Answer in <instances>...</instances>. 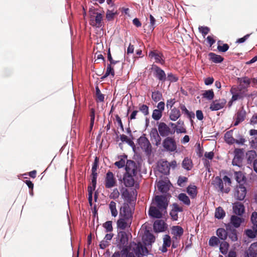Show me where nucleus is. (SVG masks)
Listing matches in <instances>:
<instances>
[{"instance_id": "1a4fd4ad", "label": "nucleus", "mask_w": 257, "mask_h": 257, "mask_svg": "<svg viewBox=\"0 0 257 257\" xmlns=\"http://www.w3.org/2000/svg\"><path fill=\"white\" fill-rule=\"evenodd\" d=\"M158 132L161 136L167 137L170 135L174 134L175 130H171L165 122H161L158 125Z\"/></svg>"}, {"instance_id": "58836bf2", "label": "nucleus", "mask_w": 257, "mask_h": 257, "mask_svg": "<svg viewBox=\"0 0 257 257\" xmlns=\"http://www.w3.org/2000/svg\"><path fill=\"white\" fill-rule=\"evenodd\" d=\"M234 157L233 161L237 160V161H240L242 159L243 156V149H235L234 151Z\"/></svg>"}, {"instance_id": "9d476101", "label": "nucleus", "mask_w": 257, "mask_h": 257, "mask_svg": "<svg viewBox=\"0 0 257 257\" xmlns=\"http://www.w3.org/2000/svg\"><path fill=\"white\" fill-rule=\"evenodd\" d=\"M246 194V189L242 184L237 186L234 189V197L238 200H243Z\"/></svg>"}, {"instance_id": "4c0bfd02", "label": "nucleus", "mask_w": 257, "mask_h": 257, "mask_svg": "<svg viewBox=\"0 0 257 257\" xmlns=\"http://www.w3.org/2000/svg\"><path fill=\"white\" fill-rule=\"evenodd\" d=\"M187 192L192 198H194L197 195V187L195 186H189Z\"/></svg>"}, {"instance_id": "0e129e2a", "label": "nucleus", "mask_w": 257, "mask_h": 257, "mask_svg": "<svg viewBox=\"0 0 257 257\" xmlns=\"http://www.w3.org/2000/svg\"><path fill=\"white\" fill-rule=\"evenodd\" d=\"M245 142V139L240 135L237 137V139H235L234 143L238 145H243Z\"/></svg>"}, {"instance_id": "774afa93", "label": "nucleus", "mask_w": 257, "mask_h": 257, "mask_svg": "<svg viewBox=\"0 0 257 257\" xmlns=\"http://www.w3.org/2000/svg\"><path fill=\"white\" fill-rule=\"evenodd\" d=\"M172 209L177 212H182L183 208L182 207L180 206L177 203H174L172 204Z\"/></svg>"}, {"instance_id": "c9c22d12", "label": "nucleus", "mask_w": 257, "mask_h": 257, "mask_svg": "<svg viewBox=\"0 0 257 257\" xmlns=\"http://www.w3.org/2000/svg\"><path fill=\"white\" fill-rule=\"evenodd\" d=\"M202 97L208 100H211L214 98V93L212 89L204 91L202 94Z\"/></svg>"}, {"instance_id": "4be33fe9", "label": "nucleus", "mask_w": 257, "mask_h": 257, "mask_svg": "<svg viewBox=\"0 0 257 257\" xmlns=\"http://www.w3.org/2000/svg\"><path fill=\"white\" fill-rule=\"evenodd\" d=\"M226 103V101L223 99L221 101L215 100L210 105V109L212 111H216L223 108Z\"/></svg>"}, {"instance_id": "473e14b6", "label": "nucleus", "mask_w": 257, "mask_h": 257, "mask_svg": "<svg viewBox=\"0 0 257 257\" xmlns=\"http://www.w3.org/2000/svg\"><path fill=\"white\" fill-rule=\"evenodd\" d=\"M118 235L120 243L123 245H126L128 242V236L126 233L123 231H119Z\"/></svg>"}, {"instance_id": "6e6d98bb", "label": "nucleus", "mask_w": 257, "mask_h": 257, "mask_svg": "<svg viewBox=\"0 0 257 257\" xmlns=\"http://www.w3.org/2000/svg\"><path fill=\"white\" fill-rule=\"evenodd\" d=\"M245 235L250 238H254L256 237L255 232L252 229H247L245 230Z\"/></svg>"}, {"instance_id": "412c9836", "label": "nucleus", "mask_w": 257, "mask_h": 257, "mask_svg": "<svg viewBox=\"0 0 257 257\" xmlns=\"http://www.w3.org/2000/svg\"><path fill=\"white\" fill-rule=\"evenodd\" d=\"M170 166L168 162H158V170L164 174L166 175L169 173Z\"/></svg>"}, {"instance_id": "ea45409f", "label": "nucleus", "mask_w": 257, "mask_h": 257, "mask_svg": "<svg viewBox=\"0 0 257 257\" xmlns=\"http://www.w3.org/2000/svg\"><path fill=\"white\" fill-rule=\"evenodd\" d=\"M229 247V244L228 242H227L226 241H224L221 242L220 244V247H219L220 252L223 254H224V255L227 254L228 250Z\"/></svg>"}, {"instance_id": "a878e982", "label": "nucleus", "mask_w": 257, "mask_h": 257, "mask_svg": "<svg viewBox=\"0 0 257 257\" xmlns=\"http://www.w3.org/2000/svg\"><path fill=\"white\" fill-rule=\"evenodd\" d=\"M181 115L180 110L176 107H174L170 109L169 118L171 120L176 121L181 116Z\"/></svg>"}, {"instance_id": "f03ea898", "label": "nucleus", "mask_w": 257, "mask_h": 257, "mask_svg": "<svg viewBox=\"0 0 257 257\" xmlns=\"http://www.w3.org/2000/svg\"><path fill=\"white\" fill-rule=\"evenodd\" d=\"M89 12L90 25L93 27H101L103 25L102 15L93 8L90 9Z\"/></svg>"}, {"instance_id": "72a5a7b5", "label": "nucleus", "mask_w": 257, "mask_h": 257, "mask_svg": "<svg viewBox=\"0 0 257 257\" xmlns=\"http://www.w3.org/2000/svg\"><path fill=\"white\" fill-rule=\"evenodd\" d=\"M216 234L219 238L224 240L227 237V230L226 229L219 228L216 231Z\"/></svg>"}, {"instance_id": "864d4df0", "label": "nucleus", "mask_w": 257, "mask_h": 257, "mask_svg": "<svg viewBox=\"0 0 257 257\" xmlns=\"http://www.w3.org/2000/svg\"><path fill=\"white\" fill-rule=\"evenodd\" d=\"M180 108L183 112L185 113L189 118H191L192 116L194 117V113L191 112H190L186 108L185 105L183 104H180Z\"/></svg>"}, {"instance_id": "a211bd4d", "label": "nucleus", "mask_w": 257, "mask_h": 257, "mask_svg": "<svg viewBox=\"0 0 257 257\" xmlns=\"http://www.w3.org/2000/svg\"><path fill=\"white\" fill-rule=\"evenodd\" d=\"M212 184L216 189H218L221 192L228 193L229 190L228 188L224 189L223 181L219 177H216L214 178L212 181Z\"/></svg>"}, {"instance_id": "20e7f679", "label": "nucleus", "mask_w": 257, "mask_h": 257, "mask_svg": "<svg viewBox=\"0 0 257 257\" xmlns=\"http://www.w3.org/2000/svg\"><path fill=\"white\" fill-rule=\"evenodd\" d=\"M167 198L164 195H157L155 197L152 204L156 206L161 210H163L164 212L166 211V209L168 206Z\"/></svg>"}, {"instance_id": "37998d69", "label": "nucleus", "mask_w": 257, "mask_h": 257, "mask_svg": "<svg viewBox=\"0 0 257 257\" xmlns=\"http://www.w3.org/2000/svg\"><path fill=\"white\" fill-rule=\"evenodd\" d=\"M96 93H95V100L96 102H103L104 99V95L101 93L100 89L98 86L95 88Z\"/></svg>"}, {"instance_id": "f257e3e1", "label": "nucleus", "mask_w": 257, "mask_h": 257, "mask_svg": "<svg viewBox=\"0 0 257 257\" xmlns=\"http://www.w3.org/2000/svg\"><path fill=\"white\" fill-rule=\"evenodd\" d=\"M139 162H126L125 166L126 173L123 176V183L127 187L134 185L135 180L133 176H136L139 171Z\"/></svg>"}, {"instance_id": "39448f33", "label": "nucleus", "mask_w": 257, "mask_h": 257, "mask_svg": "<svg viewBox=\"0 0 257 257\" xmlns=\"http://www.w3.org/2000/svg\"><path fill=\"white\" fill-rule=\"evenodd\" d=\"M247 89L239 88L237 87H232L230 92L232 94V100L242 99L245 97H249V95L246 93Z\"/></svg>"}, {"instance_id": "49530a36", "label": "nucleus", "mask_w": 257, "mask_h": 257, "mask_svg": "<svg viewBox=\"0 0 257 257\" xmlns=\"http://www.w3.org/2000/svg\"><path fill=\"white\" fill-rule=\"evenodd\" d=\"M139 110L142 112L145 116H147L149 114V107L144 104H139L138 106Z\"/></svg>"}, {"instance_id": "2eb2a0df", "label": "nucleus", "mask_w": 257, "mask_h": 257, "mask_svg": "<svg viewBox=\"0 0 257 257\" xmlns=\"http://www.w3.org/2000/svg\"><path fill=\"white\" fill-rule=\"evenodd\" d=\"M246 111L242 106L237 112L235 115V121L234 123V126H236L240 122H242L246 117Z\"/></svg>"}, {"instance_id": "5fc2aeb1", "label": "nucleus", "mask_w": 257, "mask_h": 257, "mask_svg": "<svg viewBox=\"0 0 257 257\" xmlns=\"http://www.w3.org/2000/svg\"><path fill=\"white\" fill-rule=\"evenodd\" d=\"M112 223L111 221H107L103 224L102 226L105 229L106 232H111L113 230Z\"/></svg>"}, {"instance_id": "603ef678", "label": "nucleus", "mask_w": 257, "mask_h": 257, "mask_svg": "<svg viewBox=\"0 0 257 257\" xmlns=\"http://www.w3.org/2000/svg\"><path fill=\"white\" fill-rule=\"evenodd\" d=\"M96 187L93 186H89L88 187V202L89 205L91 206L92 205V194L93 191L95 189Z\"/></svg>"}, {"instance_id": "4d7b16f0", "label": "nucleus", "mask_w": 257, "mask_h": 257, "mask_svg": "<svg viewBox=\"0 0 257 257\" xmlns=\"http://www.w3.org/2000/svg\"><path fill=\"white\" fill-rule=\"evenodd\" d=\"M122 197L125 200H131V195L127 189H125L121 192Z\"/></svg>"}, {"instance_id": "9b49d317", "label": "nucleus", "mask_w": 257, "mask_h": 257, "mask_svg": "<svg viewBox=\"0 0 257 257\" xmlns=\"http://www.w3.org/2000/svg\"><path fill=\"white\" fill-rule=\"evenodd\" d=\"M149 56L155 59V62L157 63L164 65L165 63V57L163 53L158 50H153L150 52Z\"/></svg>"}, {"instance_id": "a18cd8bd", "label": "nucleus", "mask_w": 257, "mask_h": 257, "mask_svg": "<svg viewBox=\"0 0 257 257\" xmlns=\"http://www.w3.org/2000/svg\"><path fill=\"white\" fill-rule=\"evenodd\" d=\"M249 135L250 136L256 135V138L255 141H250V146L254 149H257V130L254 129H251L249 131Z\"/></svg>"}, {"instance_id": "c85d7f7f", "label": "nucleus", "mask_w": 257, "mask_h": 257, "mask_svg": "<svg viewBox=\"0 0 257 257\" xmlns=\"http://www.w3.org/2000/svg\"><path fill=\"white\" fill-rule=\"evenodd\" d=\"M157 187L159 190L162 193H167L169 190L168 183L163 180H160L158 182Z\"/></svg>"}, {"instance_id": "0eeeda50", "label": "nucleus", "mask_w": 257, "mask_h": 257, "mask_svg": "<svg viewBox=\"0 0 257 257\" xmlns=\"http://www.w3.org/2000/svg\"><path fill=\"white\" fill-rule=\"evenodd\" d=\"M133 213L131 208L127 203H124L119 209V217L132 219Z\"/></svg>"}, {"instance_id": "ddd939ff", "label": "nucleus", "mask_w": 257, "mask_h": 257, "mask_svg": "<svg viewBox=\"0 0 257 257\" xmlns=\"http://www.w3.org/2000/svg\"><path fill=\"white\" fill-rule=\"evenodd\" d=\"M116 185V180L113 174L108 171L106 175L105 179V186L106 188H111Z\"/></svg>"}, {"instance_id": "f8f14e48", "label": "nucleus", "mask_w": 257, "mask_h": 257, "mask_svg": "<svg viewBox=\"0 0 257 257\" xmlns=\"http://www.w3.org/2000/svg\"><path fill=\"white\" fill-rule=\"evenodd\" d=\"M165 102L161 101L158 103L157 109H155L152 113V118L155 120H158L162 116L163 111L165 109Z\"/></svg>"}, {"instance_id": "b1692460", "label": "nucleus", "mask_w": 257, "mask_h": 257, "mask_svg": "<svg viewBox=\"0 0 257 257\" xmlns=\"http://www.w3.org/2000/svg\"><path fill=\"white\" fill-rule=\"evenodd\" d=\"M98 162H94L93 164L92 165V185L93 186V187H96V180L97 177V173L96 172L97 169L98 167Z\"/></svg>"}, {"instance_id": "680f3d73", "label": "nucleus", "mask_w": 257, "mask_h": 257, "mask_svg": "<svg viewBox=\"0 0 257 257\" xmlns=\"http://www.w3.org/2000/svg\"><path fill=\"white\" fill-rule=\"evenodd\" d=\"M199 31L205 37L209 32L210 29L207 27L200 26L199 27Z\"/></svg>"}, {"instance_id": "13d9d810", "label": "nucleus", "mask_w": 257, "mask_h": 257, "mask_svg": "<svg viewBox=\"0 0 257 257\" xmlns=\"http://www.w3.org/2000/svg\"><path fill=\"white\" fill-rule=\"evenodd\" d=\"M219 242L218 238L216 236H212L209 240V245L210 246H214L218 245Z\"/></svg>"}, {"instance_id": "de8ad7c7", "label": "nucleus", "mask_w": 257, "mask_h": 257, "mask_svg": "<svg viewBox=\"0 0 257 257\" xmlns=\"http://www.w3.org/2000/svg\"><path fill=\"white\" fill-rule=\"evenodd\" d=\"M247 161H257L255 159L256 157V152L254 150L248 151L246 153Z\"/></svg>"}, {"instance_id": "c03bdc74", "label": "nucleus", "mask_w": 257, "mask_h": 257, "mask_svg": "<svg viewBox=\"0 0 257 257\" xmlns=\"http://www.w3.org/2000/svg\"><path fill=\"white\" fill-rule=\"evenodd\" d=\"M116 205V203L113 201H111L109 204V208L110 210L111 215L113 217H116L118 214Z\"/></svg>"}, {"instance_id": "338daca9", "label": "nucleus", "mask_w": 257, "mask_h": 257, "mask_svg": "<svg viewBox=\"0 0 257 257\" xmlns=\"http://www.w3.org/2000/svg\"><path fill=\"white\" fill-rule=\"evenodd\" d=\"M182 167L187 170H190L193 167L192 162H182Z\"/></svg>"}, {"instance_id": "aec40b11", "label": "nucleus", "mask_w": 257, "mask_h": 257, "mask_svg": "<svg viewBox=\"0 0 257 257\" xmlns=\"http://www.w3.org/2000/svg\"><path fill=\"white\" fill-rule=\"evenodd\" d=\"M244 221V218L236 215H232L230 217V224L234 228H238Z\"/></svg>"}, {"instance_id": "e2e57ef3", "label": "nucleus", "mask_w": 257, "mask_h": 257, "mask_svg": "<svg viewBox=\"0 0 257 257\" xmlns=\"http://www.w3.org/2000/svg\"><path fill=\"white\" fill-rule=\"evenodd\" d=\"M119 192L117 189L115 188L113 190L112 192L109 195L110 199H116L119 197Z\"/></svg>"}, {"instance_id": "09e8293b", "label": "nucleus", "mask_w": 257, "mask_h": 257, "mask_svg": "<svg viewBox=\"0 0 257 257\" xmlns=\"http://www.w3.org/2000/svg\"><path fill=\"white\" fill-rule=\"evenodd\" d=\"M152 98L156 102H158L162 98V94L159 91H155L152 92Z\"/></svg>"}, {"instance_id": "052dcab7", "label": "nucleus", "mask_w": 257, "mask_h": 257, "mask_svg": "<svg viewBox=\"0 0 257 257\" xmlns=\"http://www.w3.org/2000/svg\"><path fill=\"white\" fill-rule=\"evenodd\" d=\"M145 240L148 241L149 243H152L155 241V238L152 233L148 232L146 235Z\"/></svg>"}, {"instance_id": "6ab92c4d", "label": "nucleus", "mask_w": 257, "mask_h": 257, "mask_svg": "<svg viewBox=\"0 0 257 257\" xmlns=\"http://www.w3.org/2000/svg\"><path fill=\"white\" fill-rule=\"evenodd\" d=\"M156 128H152L150 132L151 139L154 141L155 144L157 147L161 144V138Z\"/></svg>"}, {"instance_id": "7ed1b4c3", "label": "nucleus", "mask_w": 257, "mask_h": 257, "mask_svg": "<svg viewBox=\"0 0 257 257\" xmlns=\"http://www.w3.org/2000/svg\"><path fill=\"white\" fill-rule=\"evenodd\" d=\"M138 144L145 154L150 157L152 153V147L149 140L144 135L138 139Z\"/></svg>"}, {"instance_id": "423d86ee", "label": "nucleus", "mask_w": 257, "mask_h": 257, "mask_svg": "<svg viewBox=\"0 0 257 257\" xmlns=\"http://www.w3.org/2000/svg\"><path fill=\"white\" fill-rule=\"evenodd\" d=\"M163 146L169 152H174L177 149V145L174 138L167 137L163 142Z\"/></svg>"}, {"instance_id": "f704fd0d", "label": "nucleus", "mask_w": 257, "mask_h": 257, "mask_svg": "<svg viewBox=\"0 0 257 257\" xmlns=\"http://www.w3.org/2000/svg\"><path fill=\"white\" fill-rule=\"evenodd\" d=\"M178 199L182 202L184 204L189 206L190 205V200L188 196L185 193H181L178 196Z\"/></svg>"}, {"instance_id": "f3484780", "label": "nucleus", "mask_w": 257, "mask_h": 257, "mask_svg": "<svg viewBox=\"0 0 257 257\" xmlns=\"http://www.w3.org/2000/svg\"><path fill=\"white\" fill-rule=\"evenodd\" d=\"M132 223V219H127L119 217L116 222L118 229L123 230L127 227H130Z\"/></svg>"}, {"instance_id": "dca6fc26", "label": "nucleus", "mask_w": 257, "mask_h": 257, "mask_svg": "<svg viewBox=\"0 0 257 257\" xmlns=\"http://www.w3.org/2000/svg\"><path fill=\"white\" fill-rule=\"evenodd\" d=\"M226 229L227 230V236L232 241L235 242L238 240L237 230L230 224H227L225 225Z\"/></svg>"}, {"instance_id": "2f4dec72", "label": "nucleus", "mask_w": 257, "mask_h": 257, "mask_svg": "<svg viewBox=\"0 0 257 257\" xmlns=\"http://www.w3.org/2000/svg\"><path fill=\"white\" fill-rule=\"evenodd\" d=\"M224 140L226 143L229 145L234 143L235 139L233 137V130L227 131L225 134Z\"/></svg>"}, {"instance_id": "bf43d9fd", "label": "nucleus", "mask_w": 257, "mask_h": 257, "mask_svg": "<svg viewBox=\"0 0 257 257\" xmlns=\"http://www.w3.org/2000/svg\"><path fill=\"white\" fill-rule=\"evenodd\" d=\"M171 244V237L169 235H165L163 238V245L165 246L169 247Z\"/></svg>"}, {"instance_id": "bb28decb", "label": "nucleus", "mask_w": 257, "mask_h": 257, "mask_svg": "<svg viewBox=\"0 0 257 257\" xmlns=\"http://www.w3.org/2000/svg\"><path fill=\"white\" fill-rule=\"evenodd\" d=\"M184 230L183 228L180 226H173L171 228V233L175 236L177 239L178 237H180L183 235Z\"/></svg>"}, {"instance_id": "8fccbe9b", "label": "nucleus", "mask_w": 257, "mask_h": 257, "mask_svg": "<svg viewBox=\"0 0 257 257\" xmlns=\"http://www.w3.org/2000/svg\"><path fill=\"white\" fill-rule=\"evenodd\" d=\"M90 131L92 130L95 119V109L93 108L90 110Z\"/></svg>"}, {"instance_id": "393cba45", "label": "nucleus", "mask_w": 257, "mask_h": 257, "mask_svg": "<svg viewBox=\"0 0 257 257\" xmlns=\"http://www.w3.org/2000/svg\"><path fill=\"white\" fill-rule=\"evenodd\" d=\"M257 241L251 243L248 248L245 257H256Z\"/></svg>"}, {"instance_id": "c756f323", "label": "nucleus", "mask_w": 257, "mask_h": 257, "mask_svg": "<svg viewBox=\"0 0 257 257\" xmlns=\"http://www.w3.org/2000/svg\"><path fill=\"white\" fill-rule=\"evenodd\" d=\"M208 56H209L210 60L215 63H221L224 60V58L220 55H217L212 52L209 53Z\"/></svg>"}, {"instance_id": "69168bd1", "label": "nucleus", "mask_w": 257, "mask_h": 257, "mask_svg": "<svg viewBox=\"0 0 257 257\" xmlns=\"http://www.w3.org/2000/svg\"><path fill=\"white\" fill-rule=\"evenodd\" d=\"M229 45L227 44H223L222 46L218 45L217 49L219 52H225L229 49Z\"/></svg>"}, {"instance_id": "cd10ccee", "label": "nucleus", "mask_w": 257, "mask_h": 257, "mask_svg": "<svg viewBox=\"0 0 257 257\" xmlns=\"http://www.w3.org/2000/svg\"><path fill=\"white\" fill-rule=\"evenodd\" d=\"M154 229L156 232H162L165 230V222L162 220H158L154 223Z\"/></svg>"}, {"instance_id": "e433bc0d", "label": "nucleus", "mask_w": 257, "mask_h": 257, "mask_svg": "<svg viewBox=\"0 0 257 257\" xmlns=\"http://www.w3.org/2000/svg\"><path fill=\"white\" fill-rule=\"evenodd\" d=\"M117 15L116 10L113 8L112 10H107L106 14V18L108 21H112L114 19L115 15Z\"/></svg>"}, {"instance_id": "79ce46f5", "label": "nucleus", "mask_w": 257, "mask_h": 257, "mask_svg": "<svg viewBox=\"0 0 257 257\" xmlns=\"http://www.w3.org/2000/svg\"><path fill=\"white\" fill-rule=\"evenodd\" d=\"M111 75L112 77L114 76V71L113 67L111 66V64H107L106 71L105 74L101 77L102 79H103Z\"/></svg>"}, {"instance_id": "5701e85b", "label": "nucleus", "mask_w": 257, "mask_h": 257, "mask_svg": "<svg viewBox=\"0 0 257 257\" xmlns=\"http://www.w3.org/2000/svg\"><path fill=\"white\" fill-rule=\"evenodd\" d=\"M233 211L235 214L241 216L244 212V206L242 203L235 202L233 204Z\"/></svg>"}, {"instance_id": "4468645a", "label": "nucleus", "mask_w": 257, "mask_h": 257, "mask_svg": "<svg viewBox=\"0 0 257 257\" xmlns=\"http://www.w3.org/2000/svg\"><path fill=\"white\" fill-rule=\"evenodd\" d=\"M164 211L160 209L156 206L152 204L149 208V215L152 218H161L162 217V212Z\"/></svg>"}, {"instance_id": "7c9ffc66", "label": "nucleus", "mask_w": 257, "mask_h": 257, "mask_svg": "<svg viewBox=\"0 0 257 257\" xmlns=\"http://www.w3.org/2000/svg\"><path fill=\"white\" fill-rule=\"evenodd\" d=\"M234 178L235 180L239 185L242 184L245 182L246 178L244 174L240 171L235 172L234 173Z\"/></svg>"}, {"instance_id": "6e6552de", "label": "nucleus", "mask_w": 257, "mask_h": 257, "mask_svg": "<svg viewBox=\"0 0 257 257\" xmlns=\"http://www.w3.org/2000/svg\"><path fill=\"white\" fill-rule=\"evenodd\" d=\"M151 70L153 71L154 76L159 81L164 82L167 79L165 71L160 67L156 65H153Z\"/></svg>"}, {"instance_id": "3c124183", "label": "nucleus", "mask_w": 257, "mask_h": 257, "mask_svg": "<svg viewBox=\"0 0 257 257\" xmlns=\"http://www.w3.org/2000/svg\"><path fill=\"white\" fill-rule=\"evenodd\" d=\"M238 81L240 83H243L246 84V87H243V89H246L247 87H248L250 84L251 83V79H249L247 77H243L241 78H238Z\"/></svg>"}, {"instance_id": "a19ab883", "label": "nucleus", "mask_w": 257, "mask_h": 257, "mask_svg": "<svg viewBox=\"0 0 257 257\" xmlns=\"http://www.w3.org/2000/svg\"><path fill=\"white\" fill-rule=\"evenodd\" d=\"M225 215V212L221 207H218L216 208L215 212V217L217 219H222Z\"/></svg>"}]
</instances>
